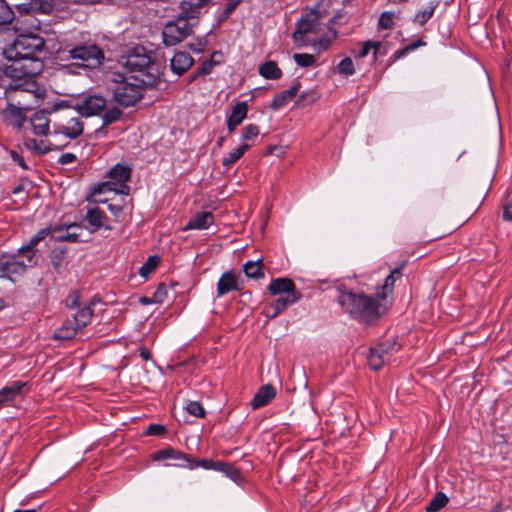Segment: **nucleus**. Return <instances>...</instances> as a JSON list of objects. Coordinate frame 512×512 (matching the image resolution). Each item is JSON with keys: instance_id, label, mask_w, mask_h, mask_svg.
I'll use <instances>...</instances> for the list:
<instances>
[{"instance_id": "nucleus-16", "label": "nucleus", "mask_w": 512, "mask_h": 512, "mask_svg": "<svg viewBox=\"0 0 512 512\" xmlns=\"http://www.w3.org/2000/svg\"><path fill=\"white\" fill-rule=\"evenodd\" d=\"M393 347V345L386 343L372 347L368 357L369 366L375 371L379 370L390 359L389 349H393Z\"/></svg>"}, {"instance_id": "nucleus-60", "label": "nucleus", "mask_w": 512, "mask_h": 512, "mask_svg": "<svg viewBox=\"0 0 512 512\" xmlns=\"http://www.w3.org/2000/svg\"><path fill=\"white\" fill-rule=\"evenodd\" d=\"M11 157L13 159V161L15 163H17L21 168H23L24 170H28L29 167L27 165V163L25 162L24 158L17 152L15 151H12L11 152Z\"/></svg>"}, {"instance_id": "nucleus-4", "label": "nucleus", "mask_w": 512, "mask_h": 512, "mask_svg": "<svg viewBox=\"0 0 512 512\" xmlns=\"http://www.w3.org/2000/svg\"><path fill=\"white\" fill-rule=\"evenodd\" d=\"M124 66L128 72L136 73L134 76H138L143 84L155 86L159 80L158 65L143 46L129 51Z\"/></svg>"}, {"instance_id": "nucleus-39", "label": "nucleus", "mask_w": 512, "mask_h": 512, "mask_svg": "<svg viewBox=\"0 0 512 512\" xmlns=\"http://www.w3.org/2000/svg\"><path fill=\"white\" fill-rule=\"evenodd\" d=\"M14 20H16V25L20 23L11 6L5 0H0V24H10ZM15 30L19 31L21 28L16 26Z\"/></svg>"}, {"instance_id": "nucleus-26", "label": "nucleus", "mask_w": 512, "mask_h": 512, "mask_svg": "<svg viewBox=\"0 0 512 512\" xmlns=\"http://www.w3.org/2000/svg\"><path fill=\"white\" fill-rule=\"evenodd\" d=\"M19 16H34L38 13H45L46 5L42 0H25L14 5Z\"/></svg>"}, {"instance_id": "nucleus-11", "label": "nucleus", "mask_w": 512, "mask_h": 512, "mask_svg": "<svg viewBox=\"0 0 512 512\" xmlns=\"http://www.w3.org/2000/svg\"><path fill=\"white\" fill-rule=\"evenodd\" d=\"M2 278L14 281V276H22L26 273L25 261L18 259L14 253H2L0 255Z\"/></svg>"}, {"instance_id": "nucleus-49", "label": "nucleus", "mask_w": 512, "mask_h": 512, "mask_svg": "<svg viewBox=\"0 0 512 512\" xmlns=\"http://www.w3.org/2000/svg\"><path fill=\"white\" fill-rule=\"evenodd\" d=\"M160 258L156 255L149 256L147 261L140 267L139 274L142 277H147L152 271L155 270Z\"/></svg>"}, {"instance_id": "nucleus-17", "label": "nucleus", "mask_w": 512, "mask_h": 512, "mask_svg": "<svg viewBox=\"0 0 512 512\" xmlns=\"http://www.w3.org/2000/svg\"><path fill=\"white\" fill-rule=\"evenodd\" d=\"M393 347V345L386 343L372 347L368 357L369 366L375 371L379 370L390 359L389 349H393Z\"/></svg>"}, {"instance_id": "nucleus-47", "label": "nucleus", "mask_w": 512, "mask_h": 512, "mask_svg": "<svg viewBox=\"0 0 512 512\" xmlns=\"http://www.w3.org/2000/svg\"><path fill=\"white\" fill-rule=\"evenodd\" d=\"M295 63L300 67H312L316 64L317 57L308 53L293 54Z\"/></svg>"}, {"instance_id": "nucleus-54", "label": "nucleus", "mask_w": 512, "mask_h": 512, "mask_svg": "<svg viewBox=\"0 0 512 512\" xmlns=\"http://www.w3.org/2000/svg\"><path fill=\"white\" fill-rule=\"evenodd\" d=\"M166 432V427L161 424H150L146 429V434L150 436H162Z\"/></svg>"}, {"instance_id": "nucleus-34", "label": "nucleus", "mask_w": 512, "mask_h": 512, "mask_svg": "<svg viewBox=\"0 0 512 512\" xmlns=\"http://www.w3.org/2000/svg\"><path fill=\"white\" fill-rule=\"evenodd\" d=\"M23 144L27 150L39 155H45L54 149L53 144L44 139L37 140L35 138H27L24 140Z\"/></svg>"}, {"instance_id": "nucleus-15", "label": "nucleus", "mask_w": 512, "mask_h": 512, "mask_svg": "<svg viewBox=\"0 0 512 512\" xmlns=\"http://www.w3.org/2000/svg\"><path fill=\"white\" fill-rule=\"evenodd\" d=\"M393 347V345L386 343L372 347L368 357L369 366L375 371L379 370L390 359L389 349H393Z\"/></svg>"}, {"instance_id": "nucleus-31", "label": "nucleus", "mask_w": 512, "mask_h": 512, "mask_svg": "<svg viewBox=\"0 0 512 512\" xmlns=\"http://www.w3.org/2000/svg\"><path fill=\"white\" fill-rule=\"evenodd\" d=\"M85 220L91 226L92 231H97L100 228L104 227L108 230L111 229V226L106 224L107 217L105 213L100 210L98 207H92L87 210Z\"/></svg>"}, {"instance_id": "nucleus-59", "label": "nucleus", "mask_w": 512, "mask_h": 512, "mask_svg": "<svg viewBox=\"0 0 512 512\" xmlns=\"http://www.w3.org/2000/svg\"><path fill=\"white\" fill-rule=\"evenodd\" d=\"M372 50L374 60H376L378 56L385 55L387 52L386 49L383 47L382 42L380 41H374V46L372 47Z\"/></svg>"}, {"instance_id": "nucleus-14", "label": "nucleus", "mask_w": 512, "mask_h": 512, "mask_svg": "<svg viewBox=\"0 0 512 512\" xmlns=\"http://www.w3.org/2000/svg\"><path fill=\"white\" fill-rule=\"evenodd\" d=\"M242 289L243 282H240L232 271H226L220 276L217 282V297L220 298L232 291H241Z\"/></svg>"}, {"instance_id": "nucleus-29", "label": "nucleus", "mask_w": 512, "mask_h": 512, "mask_svg": "<svg viewBox=\"0 0 512 512\" xmlns=\"http://www.w3.org/2000/svg\"><path fill=\"white\" fill-rule=\"evenodd\" d=\"M71 229H80L77 223L57 225L52 227V239L58 242L76 243V235L70 233Z\"/></svg>"}, {"instance_id": "nucleus-27", "label": "nucleus", "mask_w": 512, "mask_h": 512, "mask_svg": "<svg viewBox=\"0 0 512 512\" xmlns=\"http://www.w3.org/2000/svg\"><path fill=\"white\" fill-rule=\"evenodd\" d=\"M194 60L188 52L180 51L174 54L170 61V68L176 75H182L193 64Z\"/></svg>"}, {"instance_id": "nucleus-57", "label": "nucleus", "mask_w": 512, "mask_h": 512, "mask_svg": "<svg viewBox=\"0 0 512 512\" xmlns=\"http://www.w3.org/2000/svg\"><path fill=\"white\" fill-rule=\"evenodd\" d=\"M241 2L242 0H229L223 11L224 17H229Z\"/></svg>"}, {"instance_id": "nucleus-6", "label": "nucleus", "mask_w": 512, "mask_h": 512, "mask_svg": "<svg viewBox=\"0 0 512 512\" xmlns=\"http://www.w3.org/2000/svg\"><path fill=\"white\" fill-rule=\"evenodd\" d=\"M98 301L95 298L89 300V303L78 312L72 314V318L66 319L62 325L55 331L54 338L58 340H71L78 331L90 324L94 311L93 306Z\"/></svg>"}, {"instance_id": "nucleus-41", "label": "nucleus", "mask_w": 512, "mask_h": 512, "mask_svg": "<svg viewBox=\"0 0 512 512\" xmlns=\"http://www.w3.org/2000/svg\"><path fill=\"white\" fill-rule=\"evenodd\" d=\"M53 270L61 274L67 266L66 251L63 249H54L50 254Z\"/></svg>"}, {"instance_id": "nucleus-64", "label": "nucleus", "mask_w": 512, "mask_h": 512, "mask_svg": "<svg viewBox=\"0 0 512 512\" xmlns=\"http://www.w3.org/2000/svg\"><path fill=\"white\" fill-rule=\"evenodd\" d=\"M108 209L115 217H119L123 212L122 206L116 204H109Z\"/></svg>"}, {"instance_id": "nucleus-5", "label": "nucleus", "mask_w": 512, "mask_h": 512, "mask_svg": "<svg viewBox=\"0 0 512 512\" xmlns=\"http://www.w3.org/2000/svg\"><path fill=\"white\" fill-rule=\"evenodd\" d=\"M114 82L115 86L112 88L113 99L124 107L134 105L142 98L145 88L150 87L143 84L138 76L123 77L122 75H116Z\"/></svg>"}, {"instance_id": "nucleus-55", "label": "nucleus", "mask_w": 512, "mask_h": 512, "mask_svg": "<svg viewBox=\"0 0 512 512\" xmlns=\"http://www.w3.org/2000/svg\"><path fill=\"white\" fill-rule=\"evenodd\" d=\"M167 296V289L164 284H160L153 294V302L162 303Z\"/></svg>"}, {"instance_id": "nucleus-12", "label": "nucleus", "mask_w": 512, "mask_h": 512, "mask_svg": "<svg viewBox=\"0 0 512 512\" xmlns=\"http://www.w3.org/2000/svg\"><path fill=\"white\" fill-rule=\"evenodd\" d=\"M106 107V99L100 95H90L77 102L76 108L81 116L99 115Z\"/></svg>"}, {"instance_id": "nucleus-24", "label": "nucleus", "mask_w": 512, "mask_h": 512, "mask_svg": "<svg viewBox=\"0 0 512 512\" xmlns=\"http://www.w3.org/2000/svg\"><path fill=\"white\" fill-rule=\"evenodd\" d=\"M248 113V105L245 101L237 102L232 106L231 113L227 118V128L230 133L243 122Z\"/></svg>"}, {"instance_id": "nucleus-18", "label": "nucleus", "mask_w": 512, "mask_h": 512, "mask_svg": "<svg viewBox=\"0 0 512 512\" xmlns=\"http://www.w3.org/2000/svg\"><path fill=\"white\" fill-rule=\"evenodd\" d=\"M211 0H182L180 3V15L185 16L188 20H197Z\"/></svg>"}, {"instance_id": "nucleus-38", "label": "nucleus", "mask_w": 512, "mask_h": 512, "mask_svg": "<svg viewBox=\"0 0 512 512\" xmlns=\"http://www.w3.org/2000/svg\"><path fill=\"white\" fill-rule=\"evenodd\" d=\"M250 149V145L243 143L239 147L231 150L227 156L222 159V165L229 170L243 155Z\"/></svg>"}, {"instance_id": "nucleus-52", "label": "nucleus", "mask_w": 512, "mask_h": 512, "mask_svg": "<svg viewBox=\"0 0 512 512\" xmlns=\"http://www.w3.org/2000/svg\"><path fill=\"white\" fill-rule=\"evenodd\" d=\"M186 411L197 418H203L205 416V410L202 405L197 401H190L186 407Z\"/></svg>"}, {"instance_id": "nucleus-22", "label": "nucleus", "mask_w": 512, "mask_h": 512, "mask_svg": "<svg viewBox=\"0 0 512 512\" xmlns=\"http://www.w3.org/2000/svg\"><path fill=\"white\" fill-rule=\"evenodd\" d=\"M25 389H29V383L23 381H13L10 385L3 387L0 390V405L14 401L24 394Z\"/></svg>"}, {"instance_id": "nucleus-7", "label": "nucleus", "mask_w": 512, "mask_h": 512, "mask_svg": "<svg viewBox=\"0 0 512 512\" xmlns=\"http://www.w3.org/2000/svg\"><path fill=\"white\" fill-rule=\"evenodd\" d=\"M67 52L77 65L90 69L99 67L105 59L104 51L94 43L75 45Z\"/></svg>"}, {"instance_id": "nucleus-44", "label": "nucleus", "mask_w": 512, "mask_h": 512, "mask_svg": "<svg viewBox=\"0 0 512 512\" xmlns=\"http://www.w3.org/2000/svg\"><path fill=\"white\" fill-rule=\"evenodd\" d=\"M395 283V277L393 274H389L382 286H380L376 291L377 300H386L388 295L392 293Z\"/></svg>"}, {"instance_id": "nucleus-30", "label": "nucleus", "mask_w": 512, "mask_h": 512, "mask_svg": "<svg viewBox=\"0 0 512 512\" xmlns=\"http://www.w3.org/2000/svg\"><path fill=\"white\" fill-rule=\"evenodd\" d=\"M223 62V54L221 51H214L209 60L204 61L191 76L190 82L198 77L209 75L214 66L220 65Z\"/></svg>"}, {"instance_id": "nucleus-3", "label": "nucleus", "mask_w": 512, "mask_h": 512, "mask_svg": "<svg viewBox=\"0 0 512 512\" xmlns=\"http://www.w3.org/2000/svg\"><path fill=\"white\" fill-rule=\"evenodd\" d=\"M337 302L351 318L371 324L380 318V303L364 293H355L347 289H338Z\"/></svg>"}, {"instance_id": "nucleus-21", "label": "nucleus", "mask_w": 512, "mask_h": 512, "mask_svg": "<svg viewBox=\"0 0 512 512\" xmlns=\"http://www.w3.org/2000/svg\"><path fill=\"white\" fill-rule=\"evenodd\" d=\"M276 394V388L272 384L262 385L251 400L252 409L257 410L268 405Z\"/></svg>"}, {"instance_id": "nucleus-20", "label": "nucleus", "mask_w": 512, "mask_h": 512, "mask_svg": "<svg viewBox=\"0 0 512 512\" xmlns=\"http://www.w3.org/2000/svg\"><path fill=\"white\" fill-rule=\"evenodd\" d=\"M54 133L75 139L83 133L84 124L78 117L71 118L67 124H54Z\"/></svg>"}, {"instance_id": "nucleus-1", "label": "nucleus", "mask_w": 512, "mask_h": 512, "mask_svg": "<svg viewBox=\"0 0 512 512\" xmlns=\"http://www.w3.org/2000/svg\"><path fill=\"white\" fill-rule=\"evenodd\" d=\"M45 47V40L39 35L23 30L12 44L3 50L4 57L11 62L6 65L0 77L15 81L37 80L44 69L43 60L37 56Z\"/></svg>"}, {"instance_id": "nucleus-46", "label": "nucleus", "mask_w": 512, "mask_h": 512, "mask_svg": "<svg viewBox=\"0 0 512 512\" xmlns=\"http://www.w3.org/2000/svg\"><path fill=\"white\" fill-rule=\"evenodd\" d=\"M87 303H81V296L78 291H72L68 294L65 305L69 310H75V312L81 311L87 304Z\"/></svg>"}, {"instance_id": "nucleus-43", "label": "nucleus", "mask_w": 512, "mask_h": 512, "mask_svg": "<svg viewBox=\"0 0 512 512\" xmlns=\"http://www.w3.org/2000/svg\"><path fill=\"white\" fill-rule=\"evenodd\" d=\"M218 472L223 473L235 483H240L243 480V475L240 469L228 462L222 461V466Z\"/></svg>"}, {"instance_id": "nucleus-58", "label": "nucleus", "mask_w": 512, "mask_h": 512, "mask_svg": "<svg viewBox=\"0 0 512 512\" xmlns=\"http://www.w3.org/2000/svg\"><path fill=\"white\" fill-rule=\"evenodd\" d=\"M77 159L76 155L73 154V153H64L62 154L59 159H58V163L61 164V165H68V164H71L73 162H75Z\"/></svg>"}, {"instance_id": "nucleus-32", "label": "nucleus", "mask_w": 512, "mask_h": 512, "mask_svg": "<svg viewBox=\"0 0 512 512\" xmlns=\"http://www.w3.org/2000/svg\"><path fill=\"white\" fill-rule=\"evenodd\" d=\"M189 458L190 455L183 453L179 450H176L172 447L158 450L154 454L155 460L173 459L179 461L178 464H188Z\"/></svg>"}, {"instance_id": "nucleus-13", "label": "nucleus", "mask_w": 512, "mask_h": 512, "mask_svg": "<svg viewBox=\"0 0 512 512\" xmlns=\"http://www.w3.org/2000/svg\"><path fill=\"white\" fill-rule=\"evenodd\" d=\"M278 297L269 305V310L267 316L269 318H275L283 311H285L289 306L299 302L302 299V293L300 291L277 295Z\"/></svg>"}, {"instance_id": "nucleus-63", "label": "nucleus", "mask_w": 512, "mask_h": 512, "mask_svg": "<svg viewBox=\"0 0 512 512\" xmlns=\"http://www.w3.org/2000/svg\"><path fill=\"white\" fill-rule=\"evenodd\" d=\"M49 234L52 235V227H46V228H43L41 230H39L36 234H35V237L40 240V242L42 240H44Z\"/></svg>"}, {"instance_id": "nucleus-28", "label": "nucleus", "mask_w": 512, "mask_h": 512, "mask_svg": "<svg viewBox=\"0 0 512 512\" xmlns=\"http://www.w3.org/2000/svg\"><path fill=\"white\" fill-rule=\"evenodd\" d=\"M300 87L301 83L299 81H295L288 90H283L273 97L270 107L273 110H279L284 107L296 96Z\"/></svg>"}, {"instance_id": "nucleus-10", "label": "nucleus", "mask_w": 512, "mask_h": 512, "mask_svg": "<svg viewBox=\"0 0 512 512\" xmlns=\"http://www.w3.org/2000/svg\"><path fill=\"white\" fill-rule=\"evenodd\" d=\"M195 23H191L185 16H179L169 21L162 32L163 42L166 46H174L185 38H187L193 31Z\"/></svg>"}, {"instance_id": "nucleus-19", "label": "nucleus", "mask_w": 512, "mask_h": 512, "mask_svg": "<svg viewBox=\"0 0 512 512\" xmlns=\"http://www.w3.org/2000/svg\"><path fill=\"white\" fill-rule=\"evenodd\" d=\"M49 111L44 109L36 111L30 118L32 131L36 136H47L50 132Z\"/></svg>"}, {"instance_id": "nucleus-40", "label": "nucleus", "mask_w": 512, "mask_h": 512, "mask_svg": "<svg viewBox=\"0 0 512 512\" xmlns=\"http://www.w3.org/2000/svg\"><path fill=\"white\" fill-rule=\"evenodd\" d=\"M243 272L251 279L258 280L264 278L265 274L262 269V260L258 259L257 261H247L243 265Z\"/></svg>"}, {"instance_id": "nucleus-33", "label": "nucleus", "mask_w": 512, "mask_h": 512, "mask_svg": "<svg viewBox=\"0 0 512 512\" xmlns=\"http://www.w3.org/2000/svg\"><path fill=\"white\" fill-rule=\"evenodd\" d=\"M179 467L182 468H188L190 470L196 469V468H203L205 470H214L219 471V469L222 466V461L219 460H212V459H199L195 460L190 456L188 464H176Z\"/></svg>"}, {"instance_id": "nucleus-50", "label": "nucleus", "mask_w": 512, "mask_h": 512, "mask_svg": "<svg viewBox=\"0 0 512 512\" xmlns=\"http://www.w3.org/2000/svg\"><path fill=\"white\" fill-rule=\"evenodd\" d=\"M122 116V111L116 107L106 110L103 114V125L107 126L119 120Z\"/></svg>"}, {"instance_id": "nucleus-2", "label": "nucleus", "mask_w": 512, "mask_h": 512, "mask_svg": "<svg viewBox=\"0 0 512 512\" xmlns=\"http://www.w3.org/2000/svg\"><path fill=\"white\" fill-rule=\"evenodd\" d=\"M2 96L9 101L1 113L3 120L8 125L20 129L26 121L24 111L39 105L46 96V88L37 80L15 81V79L0 77V98Z\"/></svg>"}, {"instance_id": "nucleus-42", "label": "nucleus", "mask_w": 512, "mask_h": 512, "mask_svg": "<svg viewBox=\"0 0 512 512\" xmlns=\"http://www.w3.org/2000/svg\"><path fill=\"white\" fill-rule=\"evenodd\" d=\"M36 253H37V250H33V249L23 245L14 254L18 255V259L24 260L25 266L27 268H29V267H34L37 265L38 258H37Z\"/></svg>"}, {"instance_id": "nucleus-23", "label": "nucleus", "mask_w": 512, "mask_h": 512, "mask_svg": "<svg viewBox=\"0 0 512 512\" xmlns=\"http://www.w3.org/2000/svg\"><path fill=\"white\" fill-rule=\"evenodd\" d=\"M215 217L212 212H197L183 227V231L206 230L214 224Z\"/></svg>"}, {"instance_id": "nucleus-35", "label": "nucleus", "mask_w": 512, "mask_h": 512, "mask_svg": "<svg viewBox=\"0 0 512 512\" xmlns=\"http://www.w3.org/2000/svg\"><path fill=\"white\" fill-rule=\"evenodd\" d=\"M258 73L265 79L278 80L282 77L283 72L278 64L273 60L265 61L259 65Z\"/></svg>"}, {"instance_id": "nucleus-56", "label": "nucleus", "mask_w": 512, "mask_h": 512, "mask_svg": "<svg viewBox=\"0 0 512 512\" xmlns=\"http://www.w3.org/2000/svg\"><path fill=\"white\" fill-rule=\"evenodd\" d=\"M374 46V41L367 40L362 43L361 49L359 50L358 54L356 55L357 58H364L366 57L369 52L372 50V47Z\"/></svg>"}, {"instance_id": "nucleus-51", "label": "nucleus", "mask_w": 512, "mask_h": 512, "mask_svg": "<svg viewBox=\"0 0 512 512\" xmlns=\"http://www.w3.org/2000/svg\"><path fill=\"white\" fill-rule=\"evenodd\" d=\"M260 133L259 127L256 124H248L241 131L243 141H249L257 137Z\"/></svg>"}, {"instance_id": "nucleus-48", "label": "nucleus", "mask_w": 512, "mask_h": 512, "mask_svg": "<svg viewBox=\"0 0 512 512\" xmlns=\"http://www.w3.org/2000/svg\"><path fill=\"white\" fill-rule=\"evenodd\" d=\"M337 72L345 77H349L355 73L354 63L351 58L345 57L337 65Z\"/></svg>"}, {"instance_id": "nucleus-9", "label": "nucleus", "mask_w": 512, "mask_h": 512, "mask_svg": "<svg viewBox=\"0 0 512 512\" xmlns=\"http://www.w3.org/2000/svg\"><path fill=\"white\" fill-rule=\"evenodd\" d=\"M131 177V169L128 165L116 164L108 172V180L99 185V192L114 191L118 194L129 193L128 180Z\"/></svg>"}, {"instance_id": "nucleus-37", "label": "nucleus", "mask_w": 512, "mask_h": 512, "mask_svg": "<svg viewBox=\"0 0 512 512\" xmlns=\"http://www.w3.org/2000/svg\"><path fill=\"white\" fill-rule=\"evenodd\" d=\"M337 37V32L333 31L331 35H323L320 38H310L308 46L312 47L314 51H316L318 54L322 53L323 51H326L332 44V41L335 40Z\"/></svg>"}, {"instance_id": "nucleus-53", "label": "nucleus", "mask_w": 512, "mask_h": 512, "mask_svg": "<svg viewBox=\"0 0 512 512\" xmlns=\"http://www.w3.org/2000/svg\"><path fill=\"white\" fill-rule=\"evenodd\" d=\"M394 25V14L392 12H383L378 20V26L381 29H391Z\"/></svg>"}, {"instance_id": "nucleus-36", "label": "nucleus", "mask_w": 512, "mask_h": 512, "mask_svg": "<svg viewBox=\"0 0 512 512\" xmlns=\"http://www.w3.org/2000/svg\"><path fill=\"white\" fill-rule=\"evenodd\" d=\"M440 0H432L425 7L421 8L414 16L413 22L423 26L434 15L436 8L439 6Z\"/></svg>"}, {"instance_id": "nucleus-45", "label": "nucleus", "mask_w": 512, "mask_h": 512, "mask_svg": "<svg viewBox=\"0 0 512 512\" xmlns=\"http://www.w3.org/2000/svg\"><path fill=\"white\" fill-rule=\"evenodd\" d=\"M449 499L443 492H437L426 507L427 512H438L448 503Z\"/></svg>"}, {"instance_id": "nucleus-61", "label": "nucleus", "mask_w": 512, "mask_h": 512, "mask_svg": "<svg viewBox=\"0 0 512 512\" xmlns=\"http://www.w3.org/2000/svg\"><path fill=\"white\" fill-rule=\"evenodd\" d=\"M502 217L505 221H512V201L503 206Z\"/></svg>"}, {"instance_id": "nucleus-25", "label": "nucleus", "mask_w": 512, "mask_h": 512, "mask_svg": "<svg viewBox=\"0 0 512 512\" xmlns=\"http://www.w3.org/2000/svg\"><path fill=\"white\" fill-rule=\"evenodd\" d=\"M267 290L272 296L299 291L295 283L290 278L286 277L273 279L268 285Z\"/></svg>"}, {"instance_id": "nucleus-8", "label": "nucleus", "mask_w": 512, "mask_h": 512, "mask_svg": "<svg viewBox=\"0 0 512 512\" xmlns=\"http://www.w3.org/2000/svg\"><path fill=\"white\" fill-rule=\"evenodd\" d=\"M319 19V12L317 10H311L298 20L296 29L292 33V39L298 48L308 46L309 39L319 30Z\"/></svg>"}, {"instance_id": "nucleus-62", "label": "nucleus", "mask_w": 512, "mask_h": 512, "mask_svg": "<svg viewBox=\"0 0 512 512\" xmlns=\"http://www.w3.org/2000/svg\"><path fill=\"white\" fill-rule=\"evenodd\" d=\"M206 46V41L199 40L197 43H191L189 48L195 53H201L204 51Z\"/></svg>"}]
</instances>
